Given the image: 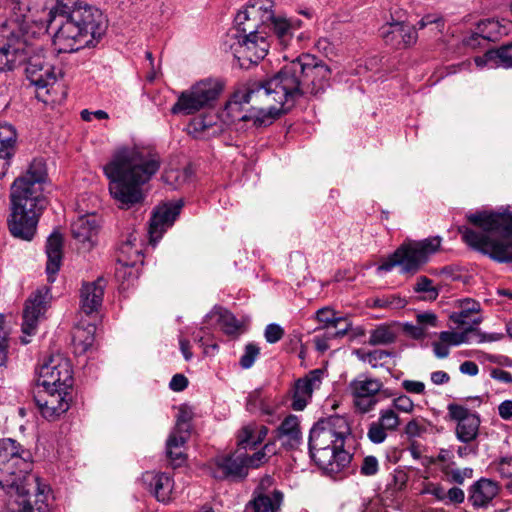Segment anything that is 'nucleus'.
Instances as JSON below:
<instances>
[{"label": "nucleus", "instance_id": "1", "mask_svg": "<svg viewBox=\"0 0 512 512\" xmlns=\"http://www.w3.org/2000/svg\"><path fill=\"white\" fill-rule=\"evenodd\" d=\"M331 69L314 55L303 53L273 76L250 81L237 90L220 112L230 125L252 122L255 127L272 124L303 97L317 96L329 86Z\"/></svg>", "mask_w": 512, "mask_h": 512}, {"label": "nucleus", "instance_id": "2", "mask_svg": "<svg viewBox=\"0 0 512 512\" xmlns=\"http://www.w3.org/2000/svg\"><path fill=\"white\" fill-rule=\"evenodd\" d=\"M160 158L147 149L124 147L118 149L104 165L109 179V192L122 209H129L144 201L143 186L157 173Z\"/></svg>", "mask_w": 512, "mask_h": 512}, {"label": "nucleus", "instance_id": "3", "mask_svg": "<svg viewBox=\"0 0 512 512\" xmlns=\"http://www.w3.org/2000/svg\"><path fill=\"white\" fill-rule=\"evenodd\" d=\"M48 16L49 23L57 27L53 37L57 53H73L94 47L107 28L102 11L85 2H75L71 6L59 2L50 9Z\"/></svg>", "mask_w": 512, "mask_h": 512}, {"label": "nucleus", "instance_id": "4", "mask_svg": "<svg viewBox=\"0 0 512 512\" xmlns=\"http://www.w3.org/2000/svg\"><path fill=\"white\" fill-rule=\"evenodd\" d=\"M46 180V165L41 159H34L26 173L14 180L8 220L9 230L14 237L26 241L33 239L39 218L48 206V199L44 194Z\"/></svg>", "mask_w": 512, "mask_h": 512}, {"label": "nucleus", "instance_id": "5", "mask_svg": "<svg viewBox=\"0 0 512 512\" xmlns=\"http://www.w3.org/2000/svg\"><path fill=\"white\" fill-rule=\"evenodd\" d=\"M351 438L348 421L342 416H330L317 421L309 434V454L317 467L327 476L342 478L352 461L345 448Z\"/></svg>", "mask_w": 512, "mask_h": 512}, {"label": "nucleus", "instance_id": "6", "mask_svg": "<svg viewBox=\"0 0 512 512\" xmlns=\"http://www.w3.org/2000/svg\"><path fill=\"white\" fill-rule=\"evenodd\" d=\"M468 221L479 227L460 229L463 241L474 250L499 263H512V210L477 212L468 215Z\"/></svg>", "mask_w": 512, "mask_h": 512}, {"label": "nucleus", "instance_id": "7", "mask_svg": "<svg viewBox=\"0 0 512 512\" xmlns=\"http://www.w3.org/2000/svg\"><path fill=\"white\" fill-rule=\"evenodd\" d=\"M32 470V455L20 443L5 438L0 440V488L10 497L30 495L31 490L37 493L36 481L29 482L28 474Z\"/></svg>", "mask_w": 512, "mask_h": 512}, {"label": "nucleus", "instance_id": "8", "mask_svg": "<svg viewBox=\"0 0 512 512\" xmlns=\"http://www.w3.org/2000/svg\"><path fill=\"white\" fill-rule=\"evenodd\" d=\"M46 25L29 24L9 18L3 23L0 41V72L11 71L26 62L35 51L33 41L46 32Z\"/></svg>", "mask_w": 512, "mask_h": 512}, {"label": "nucleus", "instance_id": "9", "mask_svg": "<svg viewBox=\"0 0 512 512\" xmlns=\"http://www.w3.org/2000/svg\"><path fill=\"white\" fill-rule=\"evenodd\" d=\"M440 244L439 237H430L421 241L407 240L378 266V271L388 272L398 266L403 274H415L439 249Z\"/></svg>", "mask_w": 512, "mask_h": 512}, {"label": "nucleus", "instance_id": "10", "mask_svg": "<svg viewBox=\"0 0 512 512\" xmlns=\"http://www.w3.org/2000/svg\"><path fill=\"white\" fill-rule=\"evenodd\" d=\"M232 37L235 42L231 44V50L241 68L247 69L252 64H257L268 53L270 41L267 31L259 30V32L250 33L235 26Z\"/></svg>", "mask_w": 512, "mask_h": 512}, {"label": "nucleus", "instance_id": "11", "mask_svg": "<svg viewBox=\"0 0 512 512\" xmlns=\"http://www.w3.org/2000/svg\"><path fill=\"white\" fill-rule=\"evenodd\" d=\"M273 0H250L244 10L235 16V26L248 32L267 31V27L277 17Z\"/></svg>", "mask_w": 512, "mask_h": 512}, {"label": "nucleus", "instance_id": "12", "mask_svg": "<svg viewBox=\"0 0 512 512\" xmlns=\"http://www.w3.org/2000/svg\"><path fill=\"white\" fill-rule=\"evenodd\" d=\"M38 388L64 387L72 385V371L69 362L60 355L50 356L37 370Z\"/></svg>", "mask_w": 512, "mask_h": 512}, {"label": "nucleus", "instance_id": "13", "mask_svg": "<svg viewBox=\"0 0 512 512\" xmlns=\"http://www.w3.org/2000/svg\"><path fill=\"white\" fill-rule=\"evenodd\" d=\"M283 501V492L273 488V478L264 476L245 505L244 512H280Z\"/></svg>", "mask_w": 512, "mask_h": 512}, {"label": "nucleus", "instance_id": "14", "mask_svg": "<svg viewBox=\"0 0 512 512\" xmlns=\"http://www.w3.org/2000/svg\"><path fill=\"white\" fill-rule=\"evenodd\" d=\"M383 382L365 374L359 375L349 384L354 406L361 413L371 411L378 403V393L383 388Z\"/></svg>", "mask_w": 512, "mask_h": 512}, {"label": "nucleus", "instance_id": "15", "mask_svg": "<svg viewBox=\"0 0 512 512\" xmlns=\"http://www.w3.org/2000/svg\"><path fill=\"white\" fill-rule=\"evenodd\" d=\"M52 299L50 288L42 286L25 301L23 309L22 332L27 336L36 334L38 323L44 317Z\"/></svg>", "mask_w": 512, "mask_h": 512}, {"label": "nucleus", "instance_id": "16", "mask_svg": "<svg viewBox=\"0 0 512 512\" xmlns=\"http://www.w3.org/2000/svg\"><path fill=\"white\" fill-rule=\"evenodd\" d=\"M447 410L450 419L457 423L456 438L466 444L476 440L481 423L480 416L476 412H471L467 407L456 403L449 404Z\"/></svg>", "mask_w": 512, "mask_h": 512}, {"label": "nucleus", "instance_id": "17", "mask_svg": "<svg viewBox=\"0 0 512 512\" xmlns=\"http://www.w3.org/2000/svg\"><path fill=\"white\" fill-rule=\"evenodd\" d=\"M68 388H38L34 400L42 416L52 420L69 409Z\"/></svg>", "mask_w": 512, "mask_h": 512}, {"label": "nucleus", "instance_id": "18", "mask_svg": "<svg viewBox=\"0 0 512 512\" xmlns=\"http://www.w3.org/2000/svg\"><path fill=\"white\" fill-rule=\"evenodd\" d=\"M211 473L214 478L220 480H243L248 475L243 454L237 451L215 457L212 462Z\"/></svg>", "mask_w": 512, "mask_h": 512}, {"label": "nucleus", "instance_id": "19", "mask_svg": "<svg viewBox=\"0 0 512 512\" xmlns=\"http://www.w3.org/2000/svg\"><path fill=\"white\" fill-rule=\"evenodd\" d=\"M302 26L299 19H288L278 15L267 27V37L270 46L275 45L280 49H286L293 45L295 33Z\"/></svg>", "mask_w": 512, "mask_h": 512}, {"label": "nucleus", "instance_id": "20", "mask_svg": "<svg viewBox=\"0 0 512 512\" xmlns=\"http://www.w3.org/2000/svg\"><path fill=\"white\" fill-rule=\"evenodd\" d=\"M59 4V0H7V8L10 10V18L29 24H43V21L35 20L32 15L40 11L51 9Z\"/></svg>", "mask_w": 512, "mask_h": 512}, {"label": "nucleus", "instance_id": "21", "mask_svg": "<svg viewBox=\"0 0 512 512\" xmlns=\"http://www.w3.org/2000/svg\"><path fill=\"white\" fill-rule=\"evenodd\" d=\"M183 202L181 200L167 202L155 208L150 219L149 234L155 241L162 237L167 228L171 227L180 214Z\"/></svg>", "mask_w": 512, "mask_h": 512}, {"label": "nucleus", "instance_id": "22", "mask_svg": "<svg viewBox=\"0 0 512 512\" xmlns=\"http://www.w3.org/2000/svg\"><path fill=\"white\" fill-rule=\"evenodd\" d=\"M380 33L385 43L396 49L407 48L417 41L416 29L405 22L386 23L381 27Z\"/></svg>", "mask_w": 512, "mask_h": 512}, {"label": "nucleus", "instance_id": "23", "mask_svg": "<svg viewBox=\"0 0 512 512\" xmlns=\"http://www.w3.org/2000/svg\"><path fill=\"white\" fill-rule=\"evenodd\" d=\"M26 63V76L32 85L38 89H44L56 83L54 67L46 63L43 57L28 56Z\"/></svg>", "mask_w": 512, "mask_h": 512}, {"label": "nucleus", "instance_id": "24", "mask_svg": "<svg viewBox=\"0 0 512 512\" xmlns=\"http://www.w3.org/2000/svg\"><path fill=\"white\" fill-rule=\"evenodd\" d=\"M98 224L94 216H80L71 223V235L78 249L90 251L97 240Z\"/></svg>", "mask_w": 512, "mask_h": 512}, {"label": "nucleus", "instance_id": "25", "mask_svg": "<svg viewBox=\"0 0 512 512\" xmlns=\"http://www.w3.org/2000/svg\"><path fill=\"white\" fill-rule=\"evenodd\" d=\"M322 376L323 371L315 369L310 371L304 378L296 381L291 404L295 411H302L307 406L313 391L320 387Z\"/></svg>", "mask_w": 512, "mask_h": 512}, {"label": "nucleus", "instance_id": "26", "mask_svg": "<svg viewBox=\"0 0 512 512\" xmlns=\"http://www.w3.org/2000/svg\"><path fill=\"white\" fill-rule=\"evenodd\" d=\"M142 481L159 502L170 501L174 482L167 473L147 471L143 473Z\"/></svg>", "mask_w": 512, "mask_h": 512}, {"label": "nucleus", "instance_id": "27", "mask_svg": "<svg viewBox=\"0 0 512 512\" xmlns=\"http://www.w3.org/2000/svg\"><path fill=\"white\" fill-rule=\"evenodd\" d=\"M208 321H214L227 336L236 338L244 333V323L238 320L229 310L215 306L207 315Z\"/></svg>", "mask_w": 512, "mask_h": 512}, {"label": "nucleus", "instance_id": "28", "mask_svg": "<svg viewBox=\"0 0 512 512\" xmlns=\"http://www.w3.org/2000/svg\"><path fill=\"white\" fill-rule=\"evenodd\" d=\"M499 485L487 478H481L469 488V501L475 508H486L498 495Z\"/></svg>", "mask_w": 512, "mask_h": 512}, {"label": "nucleus", "instance_id": "29", "mask_svg": "<svg viewBox=\"0 0 512 512\" xmlns=\"http://www.w3.org/2000/svg\"><path fill=\"white\" fill-rule=\"evenodd\" d=\"M105 281L98 278L96 281L86 283L82 286L80 295V308L90 315L98 310L103 301Z\"/></svg>", "mask_w": 512, "mask_h": 512}, {"label": "nucleus", "instance_id": "30", "mask_svg": "<svg viewBox=\"0 0 512 512\" xmlns=\"http://www.w3.org/2000/svg\"><path fill=\"white\" fill-rule=\"evenodd\" d=\"M36 482L37 493L15 498V502L19 505L18 512H49L47 500L50 488L45 483H40L38 480Z\"/></svg>", "mask_w": 512, "mask_h": 512}, {"label": "nucleus", "instance_id": "31", "mask_svg": "<svg viewBox=\"0 0 512 512\" xmlns=\"http://www.w3.org/2000/svg\"><path fill=\"white\" fill-rule=\"evenodd\" d=\"M63 237L58 231L50 234L46 242L48 281L54 282L55 275L60 269L62 261Z\"/></svg>", "mask_w": 512, "mask_h": 512}, {"label": "nucleus", "instance_id": "32", "mask_svg": "<svg viewBox=\"0 0 512 512\" xmlns=\"http://www.w3.org/2000/svg\"><path fill=\"white\" fill-rule=\"evenodd\" d=\"M474 61L478 67L512 68V43L488 50L484 55L476 57Z\"/></svg>", "mask_w": 512, "mask_h": 512}, {"label": "nucleus", "instance_id": "33", "mask_svg": "<svg viewBox=\"0 0 512 512\" xmlns=\"http://www.w3.org/2000/svg\"><path fill=\"white\" fill-rule=\"evenodd\" d=\"M459 308V311L453 312L450 315V320L453 323H455L458 326L469 325L472 327L477 326L481 323V317L471 318L472 314L480 312L479 302L470 298H466L459 301Z\"/></svg>", "mask_w": 512, "mask_h": 512}, {"label": "nucleus", "instance_id": "34", "mask_svg": "<svg viewBox=\"0 0 512 512\" xmlns=\"http://www.w3.org/2000/svg\"><path fill=\"white\" fill-rule=\"evenodd\" d=\"M192 88L205 109L211 107L218 99L223 87L218 80L205 79L194 84Z\"/></svg>", "mask_w": 512, "mask_h": 512}, {"label": "nucleus", "instance_id": "35", "mask_svg": "<svg viewBox=\"0 0 512 512\" xmlns=\"http://www.w3.org/2000/svg\"><path fill=\"white\" fill-rule=\"evenodd\" d=\"M187 131L194 138H209L215 136L219 127L214 116H198L193 118L188 126Z\"/></svg>", "mask_w": 512, "mask_h": 512}, {"label": "nucleus", "instance_id": "36", "mask_svg": "<svg viewBox=\"0 0 512 512\" xmlns=\"http://www.w3.org/2000/svg\"><path fill=\"white\" fill-rule=\"evenodd\" d=\"M282 444L290 448L296 447L301 440L299 420L295 415L287 416L277 429Z\"/></svg>", "mask_w": 512, "mask_h": 512}, {"label": "nucleus", "instance_id": "37", "mask_svg": "<svg viewBox=\"0 0 512 512\" xmlns=\"http://www.w3.org/2000/svg\"><path fill=\"white\" fill-rule=\"evenodd\" d=\"M201 109L204 108L199 101L198 96H196L195 91L190 87L188 90L181 92L178 96L177 102L171 108V113L191 115Z\"/></svg>", "mask_w": 512, "mask_h": 512}, {"label": "nucleus", "instance_id": "38", "mask_svg": "<svg viewBox=\"0 0 512 512\" xmlns=\"http://www.w3.org/2000/svg\"><path fill=\"white\" fill-rule=\"evenodd\" d=\"M268 429L264 425L254 423L244 426L238 435V445L244 449L254 448L267 436Z\"/></svg>", "mask_w": 512, "mask_h": 512}, {"label": "nucleus", "instance_id": "39", "mask_svg": "<svg viewBox=\"0 0 512 512\" xmlns=\"http://www.w3.org/2000/svg\"><path fill=\"white\" fill-rule=\"evenodd\" d=\"M95 330L96 327L92 324H88L86 328L76 327L73 332L74 345L83 352L88 350L93 345Z\"/></svg>", "mask_w": 512, "mask_h": 512}, {"label": "nucleus", "instance_id": "40", "mask_svg": "<svg viewBox=\"0 0 512 512\" xmlns=\"http://www.w3.org/2000/svg\"><path fill=\"white\" fill-rule=\"evenodd\" d=\"M396 340V333L387 325H379L370 331L368 343L370 345H388L394 343Z\"/></svg>", "mask_w": 512, "mask_h": 512}, {"label": "nucleus", "instance_id": "41", "mask_svg": "<svg viewBox=\"0 0 512 512\" xmlns=\"http://www.w3.org/2000/svg\"><path fill=\"white\" fill-rule=\"evenodd\" d=\"M274 444L273 443H267L264 445V447L260 450L255 452L253 455H248L246 453H242L245 458V465L247 471L249 468H258L265 462H267L270 455L274 454Z\"/></svg>", "mask_w": 512, "mask_h": 512}, {"label": "nucleus", "instance_id": "42", "mask_svg": "<svg viewBox=\"0 0 512 512\" xmlns=\"http://www.w3.org/2000/svg\"><path fill=\"white\" fill-rule=\"evenodd\" d=\"M475 331L474 327L468 326L462 332L442 331L439 334V340L448 346H458L468 342V334Z\"/></svg>", "mask_w": 512, "mask_h": 512}, {"label": "nucleus", "instance_id": "43", "mask_svg": "<svg viewBox=\"0 0 512 512\" xmlns=\"http://www.w3.org/2000/svg\"><path fill=\"white\" fill-rule=\"evenodd\" d=\"M406 305V299L398 294L384 295L373 300V307L375 308L401 309Z\"/></svg>", "mask_w": 512, "mask_h": 512}, {"label": "nucleus", "instance_id": "44", "mask_svg": "<svg viewBox=\"0 0 512 512\" xmlns=\"http://www.w3.org/2000/svg\"><path fill=\"white\" fill-rule=\"evenodd\" d=\"M351 326V323H347L345 327L336 331H327L324 336H315L313 341L315 343L316 349L320 352H325L329 348L328 340L332 338L343 337L350 330Z\"/></svg>", "mask_w": 512, "mask_h": 512}, {"label": "nucleus", "instance_id": "45", "mask_svg": "<svg viewBox=\"0 0 512 512\" xmlns=\"http://www.w3.org/2000/svg\"><path fill=\"white\" fill-rule=\"evenodd\" d=\"M478 34L486 40L495 41L500 34L499 23L492 19L481 21L477 26Z\"/></svg>", "mask_w": 512, "mask_h": 512}, {"label": "nucleus", "instance_id": "46", "mask_svg": "<svg viewBox=\"0 0 512 512\" xmlns=\"http://www.w3.org/2000/svg\"><path fill=\"white\" fill-rule=\"evenodd\" d=\"M414 292L424 293V299L435 300L438 297V289L433 286V281L426 277L420 276L417 278L414 285Z\"/></svg>", "mask_w": 512, "mask_h": 512}, {"label": "nucleus", "instance_id": "47", "mask_svg": "<svg viewBox=\"0 0 512 512\" xmlns=\"http://www.w3.org/2000/svg\"><path fill=\"white\" fill-rule=\"evenodd\" d=\"M16 142V131L10 124L0 125V150H10L14 153Z\"/></svg>", "mask_w": 512, "mask_h": 512}, {"label": "nucleus", "instance_id": "48", "mask_svg": "<svg viewBox=\"0 0 512 512\" xmlns=\"http://www.w3.org/2000/svg\"><path fill=\"white\" fill-rule=\"evenodd\" d=\"M192 418H193L192 408L187 405L180 406L179 412L177 414L175 428L179 432H190Z\"/></svg>", "mask_w": 512, "mask_h": 512}, {"label": "nucleus", "instance_id": "49", "mask_svg": "<svg viewBox=\"0 0 512 512\" xmlns=\"http://www.w3.org/2000/svg\"><path fill=\"white\" fill-rule=\"evenodd\" d=\"M316 319L325 324V326H331L336 328L340 322L350 323L346 318L343 317H335V312L330 308H321L316 312Z\"/></svg>", "mask_w": 512, "mask_h": 512}, {"label": "nucleus", "instance_id": "50", "mask_svg": "<svg viewBox=\"0 0 512 512\" xmlns=\"http://www.w3.org/2000/svg\"><path fill=\"white\" fill-rule=\"evenodd\" d=\"M260 355V348L255 343H248L245 346L244 353L240 357L239 364L243 369L251 368L258 356Z\"/></svg>", "mask_w": 512, "mask_h": 512}, {"label": "nucleus", "instance_id": "51", "mask_svg": "<svg viewBox=\"0 0 512 512\" xmlns=\"http://www.w3.org/2000/svg\"><path fill=\"white\" fill-rule=\"evenodd\" d=\"M378 422L389 431H394L399 426V417L392 409L381 410Z\"/></svg>", "mask_w": 512, "mask_h": 512}, {"label": "nucleus", "instance_id": "52", "mask_svg": "<svg viewBox=\"0 0 512 512\" xmlns=\"http://www.w3.org/2000/svg\"><path fill=\"white\" fill-rule=\"evenodd\" d=\"M386 429L377 421L369 425L367 437L375 444H380L387 438Z\"/></svg>", "mask_w": 512, "mask_h": 512}, {"label": "nucleus", "instance_id": "53", "mask_svg": "<svg viewBox=\"0 0 512 512\" xmlns=\"http://www.w3.org/2000/svg\"><path fill=\"white\" fill-rule=\"evenodd\" d=\"M393 353L386 350H374L371 352H367V363L371 365L372 368H377L379 366L384 365V360L388 357H392Z\"/></svg>", "mask_w": 512, "mask_h": 512}, {"label": "nucleus", "instance_id": "54", "mask_svg": "<svg viewBox=\"0 0 512 512\" xmlns=\"http://www.w3.org/2000/svg\"><path fill=\"white\" fill-rule=\"evenodd\" d=\"M416 322L427 331L438 326V317L431 311L420 312L416 314Z\"/></svg>", "mask_w": 512, "mask_h": 512}, {"label": "nucleus", "instance_id": "55", "mask_svg": "<svg viewBox=\"0 0 512 512\" xmlns=\"http://www.w3.org/2000/svg\"><path fill=\"white\" fill-rule=\"evenodd\" d=\"M190 436V432H179L176 428L167 439L166 447L182 449Z\"/></svg>", "mask_w": 512, "mask_h": 512}, {"label": "nucleus", "instance_id": "56", "mask_svg": "<svg viewBox=\"0 0 512 512\" xmlns=\"http://www.w3.org/2000/svg\"><path fill=\"white\" fill-rule=\"evenodd\" d=\"M283 335H284L283 328L279 324H276V323H271V324L267 325L265 328V331H264V337H265L266 341L270 344H274V343H277L278 341H280L282 339Z\"/></svg>", "mask_w": 512, "mask_h": 512}, {"label": "nucleus", "instance_id": "57", "mask_svg": "<svg viewBox=\"0 0 512 512\" xmlns=\"http://www.w3.org/2000/svg\"><path fill=\"white\" fill-rule=\"evenodd\" d=\"M421 494H429L436 498V500L440 502H444L446 500V491L444 488L438 484L433 482H428L424 485Z\"/></svg>", "mask_w": 512, "mask_h": 512}, {"label": "nucleus", "instance_id": "58", "mask_svg": "<svg viewBox=\"0 0 512 512\" xmlns=\"http://www.w3.org/2000/svg\"><path fill=\"white\" fill-rule=\"evenodd\" d=\"M379 464L375 456H366L361 464L360 472L364 476H373L378 472Z\"/></svg>", "mask_w": 512, "mask_h": 512}, {"label": "nucleus", "instance_id": "59", "mask_svg": "<svg viewBox=\"0 0 512 512\" xmlns=\"http://www.w3.org/2000/svg\"><path fill=\"white\" fill-rule=\"evenodd\" d=\"M472 474L473 470L470 468L453 469L449 472H446L448 480L459 485L463 484L466 478H471Z\"/></svg>", "mask_w": 512, "mask_h": 512}, {"label": "nucleus", "instance_id": "60", "mask_svg": "<svg viewBox=\"0 0 512 512\" xmlns=\"http://www.w3.org/2000/svg\"><path fill=\"white\" fill-rule=\"evenodd\" d=\"M419 29H424L428 26H434L435 29L440 32L443 29L444 23L443 19L435 14H428L422 17V19L417 23Z\"/></svg>", "mask_w": 512, "mask_h": 512}, {"label": "nucleus", "instance_id": "61", "mask_svg": "<svg viewBox=\"0 0 512 512\" xmlns=\"http://www.w3.org/2000/svg\"><path fill=\"white\" fill-rule=\"evenodd\" d=\"M403 331L409 337L415 340H422L427 336V331L424 330L417 322L403 324Z\"/></svg>", "mask_w": 512, "mask_h": 512}, {"label": "nucleus", "instance_id": "62", "mask_svg": "<svg viewBox=\"0 0 512 512\" xmlns=\"http://www.w3.org/2000/svg\"><path fill=\"white\" fill-rule=\"evenodd\" d=\"M465 500V493L464 491L459 487H452L446 492V500L444 501L445 504H455L459 505L462 504Z\"/></svg>", "mask_w": 512, "mask_h": 512}, {"label": "nucleus", "instance_id": "63", "mask_svg": "<svg viewBox=\"0 0 512 512\" xmlns=\"http://www.w3.org/2000/svg\"><path fill=\"white\" fill-rule=\"evenodd\" d=\"M393 406L398 411L411 413L414 410V403L407 395H400L393 400Z\"/></svg>", "mask_w": 512, "mask_h": 512}, {"label": "nucleus", "instance_id": "64", "mask_svg": "<svg viewBox=\"0 0 512 512\" xmlns=\"http://www.w3.org/2000/svg\"><path fill=\"white\" fill-rule=\"evenodd\" d=\"M425 431V426L420 424L417 420L409 421L405 427V434L409 438L420 437Z\"/></svg>", "mask_w": 512, "mask_h": 512}]
</instances>
